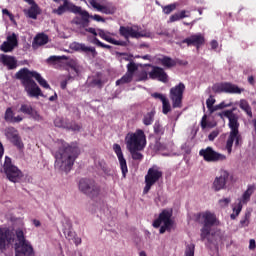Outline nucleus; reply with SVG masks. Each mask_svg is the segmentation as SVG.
<instances>
[{
  "label": "nucleus",
  "mask_w": 256,
  "mask_h": 256,
  "mask_svg": "<svg viewBox=\"0 0 256 256\" xmlns=\"http://www.w3.org/2000/svg\"><path fill=\"white\" fill-rule=\"evenodd\" d=\"M235 109L236 108H232L231 110H226L218 114L221 119L226 117V119L229 120L228 127L231 131L225 146L228 155L233 153V143H235V147H241L242 143L241 134H239V115L234 113Z\"/></svg>",
  "instance_id": "obj_1"
},
{
  "label": "nucleus",
  "mask_w": 256,
  "mask_h": 256,
  "mask_svg": "<svg viewBox=\"0 0 256 256\" xmlns=\"http://www.w3.org/2000/svg\"><path fill=\"white\" fill-rule=\"evenodd\" d=\"M79 153V147L64 145L63 148H59L58 152L55 155V167L60 169V171L69 173V171L73 169V165H75V161L77 157H79Z\"/></svg>",
  "instance_id": "obj_2"
},
{
  "label": "nucleus",
  "mask_w": 256,
  "mask_h": 256,
  "mask_svg": "<svg viewBox=\"0 0 256 256\" xmlns=\"http://www.w3.org/2000/svg\"><path fill=\"white\" fill-rule=\"evenodd\" d=\"M63 5H60L57 9L53 10L55 15H63L64 13H74L75 15H81L82 17V25L83 27H89V19H91V15L87 10L81 9V7L73 4L69 0H62Z\"/></svg>",
  "instance_id": "obj_3"
},
{
  "label": "nucleus",
  "mask_w": 256,
  "mask_h": 256,
  "mask_svg": "<svg viewBox=\"0 0 256 256\" xmlns=\"http://www.w3.org/2000/svg\"><path fill=\"white\" fill-rule=\"evenodd\" d=\"M16 79L21 81L28 97H43L41 88H39L25 68H22L16 73Z\"/></svg>",
  "instance_id": "obj_4"
},
{
  "label": "nucleus",
  "mask_w": 256,
  "mask_h": 256,
  "mask_svg": "<svg viewBox=\"0 0 256 256\" xmlns=\"http://www.w3.org/2000/svg\"><path fill=\"white\" fill-rule=\"evenodd\" d=\"M173 217V210L172 209H164L159 214L158 218L154 220L153 227L154 229H159L160 235H163L166 231L171 233L173 229V225H175V221L171 218Z\"/></svg>",
  "instance_id": "obj_5"
},
{
  "label": "nucleus",
  "mask_w": 256,
  "mask_h": 256,
  "mask_svg": "<svg viewBox=\"0 0 256 256\" xmlns=\"http://www.w3.org/2000/svg\"><path fill=\"white\" fill-rule=\"evenodd\" d=\"M127 149H145L147 146V136L141 129H137L135 133L130 132L125 137Z\"/></svg>",
  "instance_id": "obj_6"
},
{
  "label": "nucleus",
  "mask_w": 256,
  "mask_h": 256,
  "mask_svg": "<svg viewBox=\"0 0 256 256\" xmlns=\"http://www.w3.org/2000/svg\"><path fill=\"white\" fill-rule=\"evenodd\" d=\"M16 237L18 242L14 244L15 256H35L33 246H31L29 241L25 239V233H23V230H17Z\"/></svg>",
  "instance_id": "obj_7"
},
{
  "label": "nucleus",
  "mask_w": 256,
  "mask_h": 256,
  "mask_svg": "<svg viewBox=\"0 0 256 256\" xmlns=\"http://www.w3.org/2000/svg\"><path fill=\"white\" fill-rule=\"evenodd\" d=\"M2 169L6 179L11 181V183H19L23 179V172L13 164V160L9 156L5 157Z\"/></svg>",
  "instance_id": "obj_8"
},
{
  "label": "nucleus",
  "mask_w": 256,
  "mask_h": 256,
  "mask_svg": "<svg viewBox=\"0 0 256 256\" xmlns=\"http://www.w3.org/2000/svg\"><path fill=\"white\" fill-rule=\"evenodd\" d=\"M160 179H163V171L158 166H152L148 169L147 174L145 175V187L143 190L144 195H147L151 191V187L155 183L159 182Z\"/></svg>",
  "instance_id": "obj_9"
},
{
  "label": "nucleus",
  "mask_w": 256,
  "mask_h": 256,
  "mask_svg": "<svg viewBox=\"0 0 256 256\" xmlns=\"http://www.w3.org/2000/svg\"><path fill=\"white\" fill-rule=\"evenodd\" d=\"M79 189L84 195H87L91 199H96L101 193V188L94 180L82 178L79 181Z\"/></svg>",
  "instance_id": "obj_10"
},
{
  "label": "nucleus",
  "mask_w": 256,
  "mask_h": 256,
  "mask_svg": "<svg viewBox=\"0 0 256 256\" xmlns=\"http://www.w3.org/2000/svg\"><path fill=\"white\" fill-rule=\"evenodd\" d=\"M185 89L186 87L183 82L170 89L169 97L173 109H181L183 107V93H185Z\"/></svg>",
  "instance_id": "obj_11"
},
{
  "label": "nucleus",
  "mask_w": 256,
  "mask_h": 256,
  "mask_svg": "<svg viewBox=\"0 0 256 256\" xmlns=\"http://www.w3.org/2000/svg\"><path fill=\"white\" fill-rule=\"evenodd\" d=\"M212 91L214 93H230L231 95H241L244 88H239V86L231 83V82H222L214 84L212 87Z\"/></svg>",
  "instance_id": "obj_12"
},
{
  "label": "nucleus",
  "mask_w": 256,
  "mask_h": 256,
  "mask_svg": "<svg viewBox=\"0 0 256 256\" xmlns=\"http://www.w3.org/2000/svg\"><path fill=\"white\" fill-rule=\"evenodd\" d=\"M200 157H203L204 161L207 163H217L219 161H226L227 156L215 151L211 146H208L206 149H201L199 151Z\"/></svg>",
  "instance_id": "obj_13"
},
{
  "label": "nucleus",
  "mask_w": 256,
  "mask_h": 256,
  "mask_svg": "<svg viewBox=\"0 0 256 256\" xmlns=\"http://www.w3.org/2000/svg\"><path fill=\"white\" fill-rule=\"evenodd\" d=\"M119 35L124 37L126 41H129V39H141V37H145V35L139 32L138 26H120Z\"/></svg>",
  "instance_id": "obj_14"
},
{
  "label": "nucleus",
  "mask_w": 256,
  "mask_h": 256,
  "mask_svg": "<svg viewBox=\"0 0 256 256\" xmlns=\"http://www.w3.org/2000/svg\"><path fill=\"white\" fill-rule=\"evenodd\" d=\"M88 2L93 9H96V11L104 15H115V13H117V7L111 2H108L106 5L99 4L97 0H88Z\"/></svg>",
  "instance_id": "obj_15"
},
{
  "label": "nucleus",
  "mask_w": 256,
  "mask_h": 256,
  "mask_svg": "<svg viewBox=\"0 0 256 256\" xmlns=\"http://www.w3.org/2000/svg\"><path fill=\"white\" fill-rule=\"evenodd\" d=\"M182 43H186L188 47H196V49L199 51V49L205 45V36L201 33L193 34L184 39Z\"/></svg>",
  "instance_id": "obj_16"
},
{
  "label": "nucleus",
  "mask_w": 256,
  "mask_h": 256,
  "mask_svg": "<svg viewBox=\"0 0 256 256\" xmlns=\"http://www.w3.org/2000/svg\"><path fill=\"white\" fill-rule=\"evenodd\" d=\"M150 79H157L161 83L169 82V75L165 72V69L159 66H153L152 70L149 72Z\"/></svg>",
  "instance_id": "obj_17"
},
{
  "label": "nucleus",
  "mask_w": 256,
  "mask_h": 256,
  "mask_svg": "<svg viewBox=\"0 0 256 256\" xmlns=\"http://www.w3.org/2000/svg\"><path fill=\"white\" fill-rule=\"evenodd\" d=\"M113 151L117 155L122 175L125 178L127 177V173H129V169L127 168V160H125V157L123 156V150H121V145L114 144Z\"/></svg>",
  "instance_id": "obj_18"
},
{
  "label": "nucleus",
  "mask_w": 256,
  "mask_h": 256,
  "mask_svg": "<svg viewBox=\"0 0 256 256\" xmlns=\"http://www.w3.org/2000/svg\"><path fill=\"white\" fill-rule=\"evenodd\" d=\"M228 180H229V172H227V170H222L220 172V176L214 179V182L212 184V189L215 190L216 192L225 189V186L227 185Z\"/></svg>",
  "instance_id": "obj_19"
},
{
  "label": "nucleus",
  "mask_w": 256,
  "mask_h": 256,
  "mask_svg": "<svg viewBox=\"0 0 256 256\" xmlns=\"http://www.w3.org/2000/svg\"><path fill=\"white\" fill-rule=\"evenodd\" d=\"M153 131L156 137L155 148L158 149V151H161V149H163V145H161V137L165 135V127H163V124H161V121L159 120L155 121L153 125Z\"/></svg>",
  "instance_id": "obj_20"
},
{
  "label": "nucleus",
  "mask_w": 256,
  "mask_h": 256,
  "mask_svg": "<svg viewBox=\"0 0 256 256\" xmlns=\"http://www.w3.org/2000/svg\"><path fill=\"white\" fill-rule=\"evenodd\" d=\"M28 5H31L28 9H24V15L28 19H34L37 20V17L41 15V8L39 5L35 2V0H31V2H27Z\"/></svg>",
  "instance_id": "obj_21"
},
{
  "label": "nucleus",
  "mask_w": 256,
  "mask_h": 256,
  "mask_svg": "<svg viewBox=\"0 0 256 256\" xmlns=\"http://www.w3.org/2000/svg\"><path fill=\"white\" fill-rule=\"evenodd\" d=\"M156 62L158 65H162L164 69H173V67H177V59H173L167 55H158L156 57Z\"/></svg>",
  "instance_id": "obj_22"
},
{
  "label": "nucleus",
  "mask_w": 256,
  "mask_h": 256,
  "mask_svg": "<svg viewBox=\"0 0 256 256\" xmlns=\"http://www.w3.org/2000/svg\"><path fill=\"white\" fill-rule=\"evenodd\" d=\"M201 218L203 219V225L205 227H213L217 221V216L211 212L197 214V221H199Z\"/></svg>",
  "instance_id": "obj_23"
},
{
  "label": "nucleus",
  "mask_w": 256,
  "mask_h": 256,
  "mask_svg": "<svg viewBox=\"0 0 256 256\" xmlns=\"http://www.w3.org/2000/svg\"><path fill=\"white\" fill-rule=\"evenodd\" d=\"M12 238L9 229L0 228V251L7 249V243H11Z\"/></svg>",
  "instance_id": "obj_24"
},
{
  "label": "nucleus",
  "mask_w": 256,
  "mask_h": 256,
  "mask_svg": "<svg viewBox=\"0 0 256 256\" xmlns=\"http://www.w3.org/2000/svg\"><path fill=\"white\" fill-rule=\"evenodd\" d=\"M98 35L101 39L107 41V43H111L112 45H118L119 47H127V42L115 40V38L107 35V32H105V30L103 29L98 30Z\"/></svg>",
  "instance_id": "obj_25"
},
{
  "label": "nucleus",
  "mask_w": 256,
  "mask_h": 256,
  "mask_svg": "<svg viewBox=\"0 0 256 256\" xmlns=\"http://www.w3.org/2000/svg\"><path fill=\"white\" fill-rule=\"evenodd\" d=\"M1 63L4 67H7L10 71L13 69H17V59L14 56H9L7 54H2L0 57Z\"/></svg>",
  "instance_id": "obj_26"
},
{
  "label": "nucleus",
  "mask_w": 256,
  "mask_h": 256,
  "mask_svg": "<svg viewBox=\"0 0 256 256\" xmlns=\"http://www.w3.org/2000/svg\"><path fill=\"white\" fill-rule=\"evenodd\" d=\"M28 75L37 81L41 87L44 89H51V86H49V83H47V80L45 78L41 77V74H39L37 71H30L28 68H24Z\"/></svg>",
  "instance_id": "obj_27"
},
{
  "label": "nucleus",
  "mask_w": 256,
  "mask_h": 256,
  "mask_svg": "<svg viewBox=\"0 0 256 256\" xmlns=\"http://www.w3.org/2000/svg\"><path fill=\"white\" fill-rule=\"evenodd\" d=\"M19 111L20 113H24V115H29L34 119H37V117H39V113H37V111H35V109H33V107L28 104H22Z\"/></svg>",
  "instance_id": "obj_28"
},
{
  "label": "nucleus",
  "mask_w": 256,
  "mask_h": 256,
  "mask_svg": "<svg viewBox=\"0 0 256 256\" xmlns=\"http://www.w3.org/2000/svg\"><path fill=\"white\" fill-rule=\"evenodd\" d=\"M255 189H256L255 184L248 185L247 190L242 195V199L240 203L244 205H246V203H249V201H251V195L255 193Z\"/></svg>",
  "instance_id": "obj_29"
},
{
  "label": "nucleus",
  "mask_w": 256,
  "mask_h": 256,
  "mask_svg": "<svg viewBox=\"0 0 256 256\" xmlns=\"http://www.w3.org/2000/svg\"><path fill=\"white\" fill-rule=\"evenodd\" d=\"M64 235L66 237V239H68V241H73V243L75 245H81V238H79L77 236V234L75 233V231L71 230V229H64Z\"/></svg>",
  "instance_id": "obj_30"
},
{
  "label": "nucleus",
  "mask_w": 256,
  "mask_h": 256,
  "mask_svg": "<svg viewBox=\"0 0 256 256\" xmlns=\"http://www.w3.org/2000/svg\"><path fill=\"white\" fill-rule=\"evenodd\" d=\"M156 114L157 112L155 111V109H152L151 111L144 114L142 118L143 125H145L146 127H149V125H153V121H155Z\"/></svg>",
  "instance_id": "obj_31"
},
{
  "label": "nucleus",
  "mask_w": 256,
  "mask_h": 256,
  "mask_svg": "<svg viewBox=\"0 0 256 256\" xmlns=\"http://www.w3.org/2000/svg\"><path fill=\"white\" fill-rule=\"evenodd\" d=\"M239 107L248 115V117H253V111L251 110V106L249 105V102L247 100H240Z\"/></svg>",
  "instance_id": "obj_32"
},
{
  "label": "nucleus",
  "mask_w": 256,
  "mask_h": 256,
  "mask_svg": "<svg viewBox=\"0 0 256 256\" xmlns=\"http://www.w3.org/2000/svg\"><path fill=\"white\" fill-rule=\"evenodd\" d=\"M78 49H80V51H82V53H91V55L94 59H95V57H97V50L95 49V47H89L85 44H79Z\"/></svg>",
  "instance_id": "obj_33"
},
{
  "label": "nucleus",
  "mask_w": 256,
  "mask_h": 256,
  "mask_svg": "<svg viewBox=\"0 0 256 256\" xmlns=\"http://www.w3.org/2000/svg\"><path fill=\"white\" fill-rule=\"evenodd\" d=\"M35 45H47L49 43V36L46 34H38L34 39Z\"/></svg>",
  "instance_id": "obj_34"
},
{
  "label": "nucleus",
  "mask_w": 256,
  "mask_h": 256,
  "mask_svg": "<svg viewBox=\"0 0 256 256\" xmlns=\"http://www.w3.org/2000/svg\"><path fill=\"white\" fill-rule=\"evenodd\" d=\"M130 155L134 161H143V154L139 151H143V149H128Z\"/></svg>",
  "instance_id": "obj_35"
},
{
  "label": "nucleus",
  "mask_w": 256,
  "mask_h": 256,
  "mask_svg": "<svg viewBox=\"0 0 256 256\" xmlns=\"http://www.w3.org/2000/svg\"><path fill=\"white\" fill-rule=\"evenodd\" d=\"M131 81H133V75L126 72L125 75L121 77V79L116 81V85H125L127 83H131Z\"/></svg>",
  "instance_id": "obj_36"
},
{
  "label": "nucleus",
  "mask_w": 256,
  "mask_h": 256,
  "mask_svg": "<svg viewBox=\"0 0 256 256\" xmlns=\"http://www.w3.org/2000/svg\"><path fill=\"white\" fill-rule=\"evenodd\" d=\"M15 118V112H13V108L9 107L6 109L4 114V120L6 123H13V119Z\"/></svg>",
  "instance_id": "obj_37"
},
{
  "label": "nucleus",
  "mask_w": 256,
  "mask_h": 256,
  "mask_svg": "<svg viewBox=\"0 0 256 256\" xmlns=\"http://www.w3.org/2000/svg\"><path fill=\"white\" fill-rule=\"evenodd\" d=\"M65 129L68 131H81L82 126L75 121L66 122Z\"/></svg>",
  "instance_id": "obj_38"
},
{
  "label": "nucleus",
  "mask_w": 256,
  "mask_h": 256,
  "mask_svg": "<svg viewBox=\"0 0 256 256\" xmlns=\"http://www.w3.org/2000/svg\"><path fill=\"white\" fill-rule=\"evenodd\" d=\"M242 210H243V204L239 202L238 205L233 208V213L230 215V219H232V221H235V219L239 217V214L241 213Z\"/></svg>",
  "instance_id": "obj_39"
},
{
  "label": "nucleus",
  "mask_w": 256,
  "mask_h": 256,
  "mask_svg": "<svg viewBox=\"0 0 256 256\" xmlns=\"http://www.w3.org/2000/svg\"><path fill=\"white\" fill-rule=\"evenodd\" d=\"M5 135L7 139L11 141L12 139H14V137H17L19 133L17 132V129H15L14 127H9L5 130Z\"/></svg>",
  "instance_id": "obj_40"
},
{
  "label": "nucleus",
  "mask_w": 256,
  "mask_h": 256,
  "mask_svg": "<svg viewBox=\"0 0 256 256\" xmlns=\"http://www.w3.org/2000/svg\"><path fill=\"white\" fill-rule=\"evenodd\" d=\"M69 73H71L73 75V77H78L79 75V65H77V63L75 62H70L69 64Z\"/></svg>",
  "instance_id": "obj_41"
},
{
  "label": "nucleus",
  "mask_w": 256,
  "mask_h": 256,
  "mask_svg": "<svg viewBox=\"0 0 256 256\" xmlns=\"http://www.w3.org/2000/svg\"><path fill=\"white\" fill-rule=\"evenodd\" d=\"M67 56H50L46 61L47 63H61V61H67Z\"/></svg>",
  "instance_id": "obj_42"
},
{
  "label": "nucleus",
  "mask_w": 256,
  "mask_h": 256,
  "mask_svg": "<svg viewBox=\"0 0 256 256\" xmlns=\"http://www.w3.org/2000/svg\"><path fill=\"white\" fill-rule=\"evenodd\" d=\"M126 67H127L126 73L135 77V71H137V69H139V66H137V64L135 62H130L127 64Z\"/></svg>",
  "instance_id": "obj_43"
},
{
  "label": "nucleus",
  "mask_w": 256,
  "mask_h": 256,
  "mask_svg": "<svg viewBox=\"0 0 256 256\" xmlns=\"http://www.w3.org/2000/svg\"><path fill=\"white\" fill-rule=\"evenodd\" d=\"M1 51H3L4 53H11V51H13V49H15V46L10 44L7 41H4L1 46H0Z\"/></svg>",
  "instance_id": "obj_44"
},
{
  "label": "nucleus",
  "mask_w": 256,
  "mask_h": 256,
  "mask_svg": "<svg viewBox=\"0 0 256 256\" xmlns=\"http://www.w3.org/2000/svg\"><path fill=\"white\" fill-rule=\"evenodd\" d=\"M171 111V103H169V99H165L162 101V113L164 115H168Z\"/></svg>",
  "instance_id": "obj_45"
},
{
  "label": "nucleus",
  "mask_w": 256,
  "mask_h": 256,
  "mask_svg": "<svg viewBox=\"0 0 256 256\" xmlns=\"http://www.w3.org/2000/svg\"><path fill=\"white\" fill-rule=\"evenodd\" d=\"M209 235H211V227L209 226H203L201 229V241H204L205 239H207V237H209Z\"/></svg>",
  "instance_id": "obj_46"
},
{
  "label": "nucleus",
  "mask_w": 256,
  "mask_h": 256,
  "mask_svg": "<svg viewBox=\"0 0 256 256\" xmlns=\"http://www.w3.org/2000/svg\"><path fill=\"white\" fill-rule=\"evenodd\" d=\"M175 9H177L176 3L169 4L163 7V13H165V15H171Z\"/></svg>",
  "instance_id": "obj_47"
},
{
  "label": "nucleus",
  "mask_w": 256,
  "mask_h": 256,
  "mask_svg": "<svg viewBox=\"0 0 256 256\" xmlns=\"http://www.w3.org/2000/svg\"><path fill=\"white\" fill-rule=\"evenodd\" d=\"M10 141L18 149H23V141L21 140V137L19 136V134L17 136H15L14 138H12Z\"/></svg>",
  "instance_id": "obj_48"
},
{
  "label": "nucleus",
  "mask_w": 256,
  "mask_h": 256,
  "mask_svg": "<svg viewBox=\"0 0 256 256\" xmlns=\"http://www.w3.org/2000/svg\"><path fill=\"white\" fill-rule=\"evenodd\" d=\"M92 43L93 45H97V47H101L102 49H112L111 45L101 42L97 37L93 38Z\"/></svg>",
  "instance_id": "obj_49"
},
{
  "label": "nucleus",
  "mask_w": 256,
  "mask_h": 256,
  "mask_svg": "<svg viewBox=\"0 0 256 256\" xmlns=\"http://www.w3.org/2000/svg\"><path fill=\"white\" fill-rule=\"evenodd\" d=\"M6 42L10 45H13L14 47H17V45H19V42L17 41V35L15 33H13L10 36H7Z\"/></svg>",
  "instance_id": "obj_50"
},
{
  "label": "nucleus",
  "mask_w": 256,
  "mask_h": 256,
  "mask_svg": "<svg viewBox=\"0 0 256 256\" xmlns=\"http://www.w3.org/2000/svg\"><path fill=\"white\" fill-rule=\"evenodd\" d=\"M54 125H55V127H59V128L65 129V127H67V122H65V120H63V118L57 117L54 120Z\"/></svg>",
  "instance_id": "obj_51"
},
{
  "label": "nucleus",
  "mask_w": 256,
  "mask_h": 256,
  "mask_svg": "<svg viewBox=\"0 0 256 256\" xmlns=\"http://www.w3.org/2000/svg\"><path fill=\"white\" fill-rule=\"evenodd\" d=\"M249 219H251V214L246 213L245 216L240 220L241 227H248Z\"/></svg>",
  "instance_id": "obj_52"
},
{
  "label": "nucleus",
  "mask_w": 256,
  "mask_h": 256,
  "mask_svg": "<svg viewBox=\"0 0 256 256\" xmlns=\"http://www.w3.org/2000/svg\"><path fill=\"white\" fill-rule=\"evenodd\" d=\"M185 256H195V245H188L185 250Z\"/></svg>",
  "instance_id": "obj_53"
},
{
  "label": "nucleus",
  "mask_w": 256,
  "mask_h": 256,
  "mask_svg": "<svg viewBox=\"0 0 256 256\" xmlns=\"http://www.w3.org/2000/svg\"><path fill=\"white\" fill-rule=\"evenodd\" d=\"M213 105H215V98H213V96H210V98L206 100V107L208 110H210L213 109Z\"/></svg>",
  "instance_id": "obj_54"
},
{
  "label": "nucleus",
  "mask_w": 256,
  "mask_h": 256,
  "mask_svg": "<svg viewBox=\"0 0 256 256\" xmlns=\"http://www.w3.org/2000/svg\"><path fill=\"white\" fill-rule=\"evenodd\" d=\"M229 203H231V198H224L219 200L220 207H229Z\"/></svg>",
  "instance_id": "obj_55"
},
{
  "label": "nucleus",
  "mask_w": 256,
  "mask_h": 256,
  "mask_svg": "<svg viewBox=\"0 0 256 256\" xmlns=\"http://www.w3.org/2000/svg\"><path fill=\"white\" fill-rule=\"evenodd\" d=\"M147 79H149L147 72L143 71L138 75V78L136 79V81H147Z\"/></svg>",
  "instance_id": "obj_56"
},
{
  "label": "nucleus",
  "mask_w": 256,
  "mask_h": 256,
  "mask_svg": "<svg viewBox=\"0 0 256 256\" xmlns=\"http://www.w3.org/2000/svg\"><path fill=\"white\" fill-rule=\"evenodd\" d=\"M92 85H95V87H98L99 89L103 88V80L96 78L92 80Z\"/></svg>",
  "instance_id": "obj_57"
},
{
  "label": "nucleus",
  "mask_w": 256,
  "mask_h": 256,
  "mask_svg": "<svg viewBox=\"0 0 256 256\" xmlns=\"http://www.w3.org/2000/svg\"><path fill=\"white\" fill-rule=\"evenodd\" d=\"M90 19L97 21L98 23H105V18L101 17L99 14L91 15Z\"/></svg>",
  "instance_id": "obj_58"
},
{
  "label": "nucleus",
  "mask_w": 256,
  "mask_h": 256,
  "mask_svg": "<svg viewBox=\"0 0 256 256\" xmlns=\"http://www.w3.org/2000/svg\"><path fill=\"white\" fill-rule=\"evenodd\" d=\"M175 21H181L179 13H175L170 16L168 23H175Z\"/></svg>",
  "instance_id": "obj_59"
},
{
  "label": "nucleus",
  "mask_w": 256,
  "mask_h": 256,
  "mask_svg": "<svg viewBox=\"0 0 256 256\" xmlns=\"http://www.w3.org/2000/svg\"><path fill=\"white\" fill-rule=\"evenodd\" d=\"M178 15H179L180 19H185L187 17H191V12L182 10V11H180V13H178Z\"/></svg>",
  "instance_id": "obj_60"
},
{
  "label": "nucleus",
  "mask_w": 256,
  "mask_h": 256,
  "mask_svg": "<svg viewBox=\"0 0 256 256\" xmlns=\"http://www.w3.org/2000/svg\"><path fill=\"white\" fill-rule=\"evenodd\" d=\"M152 97H153L154 99H159V100L162 101V102L167 99V97H165L163 94L157 93V92L153 93V94H152Z\"/></svg>",
  "instance_id": "obj_61"
},
{
  "label": "nucleus",
  "mask_w": 256,
  "mask_h": 256,
  "mask_svg": "<svg viewBox=\"0 0 256 256\" xmlns=\"http://www.w3.org/2000/svg\"><path fill=\"white\" fill-rule=\"evenodd\" d=\"M218 136H219V132H217V131H212V132L208 135V139H209V141H215V139H217Z\"/></svg>",
  "instance_id": "obj_62"
},
{
  "label": "nucleus",
  "mask_w": 256,
  "mask_h": 256,
  "mask_svg": "<svg viewBox=\"0 0 256 256\" xmlns=\"http://www.w3.org/2000/svg\"><path fill=\"white\" fill-rule=\"evenodd\" d=\"M201 128L207 129V115H204L201 120Z\"/></svg>",
  "instance_id": "obj_63"
},
{
  "label": "nucleus",
  "mask_w": 256,
  "mask_h": 256,
  "mask_svg": "<svg viewBox=\"0 0 256 256\" xmlns=\"http://www.w3.org/2000/svg\"><path fill=\"white\" fill-rule=\"evenodd\" d=\"M249 249H250V251H253L254 249H256L255 239H250V241H249Z\"/></svg>",
  "instance_id": "obj_64"
}]
</instances>
